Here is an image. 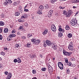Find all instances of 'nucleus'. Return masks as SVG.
<instances>
[{"mask_svg": "<svg viewBox=\"0 0 79 79\" xmlns=\"http://www.w3.org/2000/svg\"><path fill=\"white\" fill-rule=\"evenodd\" d=\"M48 68H49L48 69H49V68H50H50H51H51H52V67L51 66H48Z\"/></svg>", "mask_w": 79, "mask_h": 79, "instance_id": "obj_62", "label": "nucleus"}, {"mask_svg": "<svg viewBox=\"0 0 79 79\" xmlns=\"http://www.w3.org/2000/svg\"><path fill=\"white\" fill-rule=\"evenodd\" d=\"M78 13H79V12H77L76 13L75 16H76V15H77L78 14Z\"/></svg>", "mask_w": 79, "mask_h": 79, "instance_id": "obj_63", "label": "nucleus"}, {"mask_svg": "<svg viewBox=\"0 0 79 79\" xmlns=\"http://www.w3.org/2000/svg\"><path fill=\"white\" fill-rule=\"evenodd\" d=\"M32 79H37L36 77H35L33 78H32Z\"/></svg>", "mask_w": 79, "mask_h": 79, "instance_id": "obj_60", "label": "nucleus"}, {"mask_svg": "<svg viewBox=\"0 0 79 79\" xmlns=\"http://www.w3.org/2000/svg\"><path fill=\"white\" fill-rule=\"evenodd\" d=\"M73 9H76V8H77V6H73Z\"/></svg>", "mask_w": 79, "mask_h": 79, "instance_id": "obj_55", "label": "nucleus"}, {"mask_svg": "<svg viewBox=\"0 0 79 79\" xmlns=\"http://www.w3.org/2000/svg\"><path fill=\"white\" fill-rule=\"evenodd\" d=\"M68 64V66H71V65L72 64V63H71V62H69V64Z\"/></svg>", "mask_w": 79, "mask_h": 79, "instance_id": "obj_37", "label": "nucleus"}, {"mask_svg": "<svg viewBox=\"0 0 79 79\" xmlns=\"http://www.w3.org/2000/svg\"><path fill=\"white\" fill-rule=\"evenodd\" d=\"M59 8H60V9H63L64 8L62 7L61 6H60L59 7Z\"/></svg>", "mask_w": 79, "mask_h": 79, "instance_id": "obj_57", "label": "nucleus"}, {"mask_svg": "<svg viewBox=\"0 0 79 79\" xmlns=\"http://www.w3.org/2000/svg\"><path fill=\"white\" fill-rule=\"evenodd\" d=\"M19 29L21 31H23V27L22 26H20V27H19Z\"/></svg>", "mask_w": 79, "mask_h": 79, "instance_id": "obj_30", "label": "nucleus"}, {"mask_svg": "<svg viewBox=\"0 0 79 79\" xmlns=\"http://www.w3.org/2000/svg\"><path fill=\"white\" fill-rule=\"evenodd\" d=\"M27 36L28 38H29V37H31L30 34H28Z\"/></svg>", "mask_w": 79, "mask_h": 79, "instance_id": "obj_53", "label": "nucleus"}, {"mask_svg": "<svg viewBox=\"0 0 79 79\" xmlns=\"http://www.w3.org/2000/svg\"><path fill=\"white\" fill-rule=\"evenodd\" d=\"M47 43H46H46H44V47H47Z\"/></svg>", "mask_w": 79, "mask_h": 79, "instance_id": "obj_42", "label": "nucleus"}, {"mask_svg": "<svg viewBox=\"0 0 79 79\" xmlns=\"http://www.w3.org/2000/svg\"><path fill=\"white\" fill-rule=\"evenodd\" d=\"M22 10H23L22 9V8H19V11H20V12H21V13H22L23 12Z\"/></svg>", "mask_w": 79, "mask_h": 79, "instance_id": "obj_33", "label": "nucleus"}, {"mask_svg": "<svg viewBox=\"0 0 79 79\" xmlns=\"http://www.w3.org/2000/svg\"><path fill=\"white\" fill-rule=\"evenodd\" d=\"M63 52L64 55H65V56H70L71 54L72 53V52H68L64 49L63 50Z\"/></svg>", "mask_w": 79, "mask_h": 79, "instance_id": "obj_3", "label": "nucleus"}, {"mask_svg": "<svg viewBox=\"0 0 79 79\" xmlns=\"http://www.w3.org/2000/svg\"><path fill=\"white\" fill-rule=\"evenodd\" d=\"M15 32L16 31H15L13 30L12 31L11 33H15Z\"/></svg>", "mask_w": 79, "mask_h": 79, "instance_id": "obj_54", "label": "nucleus"}, {"mask_svg": "<svg viewBox=\"0 0 79 79\" xmlns=\"http://www.w3.org/2000/svg\"><path fill=\"white\" fill-rule=\"evenodd\" d=\"M27 47H28V48H30V47H31V45L30 44V43H28L27 44Z\"/></svg>", "mask_w": 79, "mask_h": 79, "instance_id": "obj_20", "label": "nucleus"}, {"mask_svg": "<svg viewBox=\"0 0 79 79\" xmlns=\"http://www.w3.org/2000/svg\"><path fill=\"white\" fill-rule=\"evenodd\" d=\"M56 1V0H51V3H54Z\"/></svg>", "mask_w": 79, "mask_h": 79, "instance_id": "obj_29", "label": "nucleus"}, {"mask_svg": "<svg viewBox=\"0 0 79 79\" xmlns=\"http://www.w3.org/2000/svg\"><path fill=\"white\" fill-rule=\"evenodd\" d=\"M42 10H38V13L39 15H41V14H42Z\"/></svg>", "mask_w": 79, "mask_h": 79, "instance_id": "obj_23", "label": "nucleus"}, {"mask_svg": "<svg viewBox=\"0 0 79 79\" xmlns=\"http://www.w3.org/2000/svg\"><path fill=\"white\" fill-rule=\"evenodd\" d=\"M2 39H3V37H2V35H0V40H2Z\"/></svg>", "mask_w": 79, "mask_h": 79, "instance_id": "obj_46", "label": "nucleus"}, {"mask_svg": "<svg viewBox=\"0 0 79 79\" xmlns=\"http://www.w3.org/2000/svg\"><path fill=\"white\" fill-rule=\"evenodd\" d=\"M18 21H19V22H20V23H21V22H22V20H21V19H19L18 20Z\"/></svg>", "mask_w": 79, "mask_h": 79, "instance_id": "obj_56", "label": "nucleus"}, {"mask_svg": "<svg viewBox=\"0 0 79 79\" xmlns=\"http://www.w3.org/2000/svg\"><path fill=\"white\" fill-rule=\"evenodd\" d=\"M43 34L44 35H45V34H46L44 32H43Z\"/></svg>", "mask_w": 79, "mask_h": 79, "instance_id": "obj_61", "label": "nucleus"}, {"mask_svg": "<svg viewBox=\"0 0 79 79\" xmlns=\"http://www.w3.org/2000/svg\"><path fill=\"white\" fill-rule=\"evenodd\" d=\"M51 29L53 32H56V27L55 25H52L51 26Z\"/></svg>", "mask_w": 79, "mask_h": 79, "instance_id": "obj_7", "label": "nucleus"}, {"mask_svg": "<svg viewBox=\"0 0 79 79\" xmlns=\"http://www.w3.org/2000/svg\"><path fill=\"white\" fill-rule=\"evenodd\" d=\"M23 39H26V36H23Z\"/></svg>", "mask_w": 79, "mask_h": 79, "instance_id": "obj_51", "label": "nucleus"}, {"mask_svg": "<svg viewBox=\"0 0 79 79\" xmlns=\"http://www.w3.org/2000/svg\"><path fill=\"white\" fill-rule=\"evenodd\" d=\"M77 23V21L75 19H72V20H71L70 22V24L72 26H75V25H76Z\"/></svg>", "mask_w": 79, "mask_h": 79, "instance_id": "obj_1", "label": "nucleus"}, {"mask_svg": "<svg viewBox=\"0 0 79 79\" xmlns=\"http://www.w3.org/2000/svg\"><path fill=\"white\" fill-rule=\"evenodd\" d=\"M1 53V55H3V56H5V52L3 51H2Z\"/></svg>", "mask_w": 79, "mask_h": 79, "instance_id": "obj_28", "label": "nucleus"}, {"mask_svg": "<svg viewBox=\"0 0 79 79\" xmlns=\"http://www.w3.org/2000/svg\"><path fill=\"white\" fill-rule=\"evenodd\" d=\"M44 8L47 11H48L49 10V6L47 4L46 6H44Z\"/></svg>", "mask_w": 79, "mask_h": 79, "instance_id": "obj_13", "label": "nucleus"}, {"mask_svg": "<svg viewBox=\"0 0 79 79\" xmlns=\"http://www.w3.org/2000/svg\"><path fill=\"white\" fill-rule=\"evenodd\" d=\"M20 13L19 12H15V16H19L20 15Z\"/></svg>", "mask_w": 79, "mask_h": 79, "instance_id": "obj_24", "label": "nucleus"}, {"mask_svg": "<svg viewBox=\"0 0 79 79\" xmlns=\"http://www.w3.org/2000/svg\"><path fill=\"white\" fill-rule=\"evenodd\" d=\"M2 32V28H0V33H1Z\"/></svg>", "mask_w": 79, "mask_h": 79, "instance_id": "obj_59", "label": "nucleus"}, {"mask_svg": "<svg viewBox=\"0 0 79 79\" xmlns=\"http://www.w3.org/2000/svg\"><path fill=\"white\" fill-rule=\"evenodd\" d=\"M24 11H25V12H27V11H29V10L26 9V8H24Z\"/></svg>", "mask_w": 79, "mask_h": 79, "instance_id": "obj_41", "label": "nucleus"}, {"mask_svg": "<svg viewBox=\"0 0 79 79\" xmlns=\"http://www.w3.org/2000/svg\"><path fill=\"white\" fill-rule=\"evenodd\" d=\"M5 25V23L2 21L0 22V26H4Z\"/></svg>", "mask_w": 79, "mask_h": 79, "instance_id": "obj_21", "label": "nucleus"}, {"mask_svg": "<svg viewBox=\"0 0 79 79\" xmlns=\"http://www.w3.org/2000/svg\"><path fill=\"white\" fill-rule=\"evenodd\" d=\"M72 2L73 3H79V0H73Z\"/></svg>", "mask_w": 79, "mask_h": 79, "instance_id": "obj_17", "label": "nucleus"}, {"mask_svg": "<svg viewBox=\"0 0 79 79\" xmlns=\"http://www.w3.org/2000/svg\"><path fill=\"white\" fill-rule=\"evenodd\" d=\"M12 77V74L11 73H9L8 74L7 78V79H10Z\"/></svg>", "mask_w": 79, "mask_h": 79, "instance_id": "obj_10", "label": "nucleus"}, {"mask_svg": "<svg viewBox=\"0 0 79 79\" xmlns=\"http://www.w3.org/2000/svg\"><path fill=\"white\" fill-rule=\"evenodd\" d=\"M22 18H24V19L26 18V15H22Z\"/></svg>", "mask_w": 79, "mask_h": 79, "instance_id": "obj_35", "label": "nucleus"}, {"mask_svg": "<svg viewBox=\"0 0 79 79\" xmlns=\"http://www.w3.org/2000/svg\"><path fill=\"white\" fill-rule=\"evenodd\" d=\"M69 44H70V45H72V46H73V42L72 41V42H70Z\"/></svg>", "mask_w": 79, "mask_h": 79, "instance_id": "obj_45", "label": "nucleus"}, {"mask_svg": "<svg viewBox=\"0 0 79 79\" xmlns=\"http://www.w3.org/2000/svg\"><path fill=\"white\" fill-rule=\"evenodd\" d=\"M17 62L18 63H20L21 62V59L19 58H18V59L17 60Z\"/></svg>", "mask_w": 79, "mask_h": 79, "instance_id": "obj_31", "label": "nucleus"}, {"mask_svg": "<svg viewBox=\"0 0 79 79\" xmlns=\"http://www.w3.org/2000/svg\"><path fill=\"white\" fill-rule=\"evenodd\" d=\"M14 63H16V62H18V60L16 59H15L14 60Z\"/></svg>", "mask_w": 79, "mask_h": 79, "instance_id": "obj_40", "label": "nucleus"}, {"mask_svg": "<svg viewBox=\"0 0 79 79\" xmlns=\"http://www.w3.org/2000/svg\"><path fill=\"white\" fill-rule=\"evenodd\" d=\"M46 43L48 45V46H50V45H52V44L51 42H50V41L49 40H46Z\"/></svg>", "mask_w": 79, "mask_h": 79, "instance_id": "obj_8", "label": "nucleus"}, {"mask_svg": "<svg viewBox=\"0 0 79 79\" xmlns=\"http://www.w3.org/2000/svg\"><path fill=\"white\" fill-rule=\"evenodd\" d=\"M68 37L69 38H71L72 37V34H69L68 35Z\"/></svg>", "mask_w": 79, "mask_h": 79, "instance_id": "obj_26", "label": "nucleus"}, {"mask_svg": "<svg viewBox=\"0 0 79 79\" xmlns=\"http://www.w3.org/2000/svg\"><path fill=\"white\" fill-rule=\"evenodd\" d=\"M32 73L33 74H35L36 73V71H35V70H32Z\"/></svg>", "mask_w": 79, "mask_h": 79, "instance_id": "obj_38", "label": "nucleus"}, {"mask_svg": "<svg viewBox=\"0 0 79 79\" xmlns=\"http://www.w3.org/2000/svg\"><path fill=\"white\" fill-rule=\"evenodd\" d=\"M52 48H53L54 50H56V46H55V45L54 44V43L52 44Z\"/></svg>", "mask_w": 79, "mask_h": 79, "instance_id": "obj_15", "label": "nucleus"}, {"mask_svg": "<svg viewBox=\"0 0 79 79\" xmlns=\"http://www.w3.org/2000/svg\"><path fill=\"white\" fill-rule=\"evenodd\" d=\"M71 61H75V58H74L73 57H72L71 59Z\"/></svg>", "mask_w": 79, "mask_h": 79, "instance_id": "obj_44", "label": "nucleus"}, {"mask_svg": "<svg viewBox=\"0 0 79 79\" xmlns=\"http://www.w3.org/2000/svg\"><path fill=\"white\" fill-rule=\"evenodd\" d=\"M8 32V28H6L4 29V33H6L7 32Z\"/></svg>", "mask_w": 79, "mask_h": 79, "instance_id": "obj_18", "label": "nucleus"}, {"mask_svg": "<svg viewBox=\"0 0 79 79\" xmlns=\"http://www.w3.org/2000/svg\"><path fill=\"white\" fill-rule=\"evenodd\" d=\"M59 31L60 32H64V29H62L61 28H59Z\"/></svg>", "mask_w": 79, "mask_h": 79, "instance_id": "obj_16", "label": "nucleus"}, {"mask_svg": "<svg viewBox=\"0 0 79 79\" xmlns=\"http://www.w3.org/2000/svg\"><path fill=\"white\" fill-rule=\"evenodd\" d=\"M8 3V1L6 0L5 1L4 3V4L5 6H6V5H7Z\"/></svg>", "mask_w": 79, "mask_h": 79, "instance_id": "obj_19", "label": "nucleus"}, {"mask_svg": "<svg viewBox=\"0 0 79 79\" xmlns=\"http://www.w3.org/2000/svg\"><path fill=\"white\" fill-rule=\"evenodd\" d=\"M63 14L64 15H66V11L65 10H64L63 12Z\"/></svg>", "mask_w": 79, "mask_h": 79, "instance_id": "obj_36", "label": "nucleus"}, {"mask_svg": "<svg viewBox=\"0 0 79 79\" xmlns=\"http://www.w3.org/2000/svg\"><path fill=\"white\" fill-rule=\"evenodd\" d=\"M11 40V36H10L9 35V36L7 38V40L8 41H10Z\"/></svg>", "mask_w": 79, "mask_h": 79, "instance_id": "obj_25", "label": "nucleus"}, {"mask_svg": "<svg viewBox=\"0 0 79 79\" xmlns=\"http://www.w3.org/2000/svg\"><path fill=\"white\" fill-rule=\"evenodd\" d=\"M4 50H7V48L6 47H4Z\"/></svg>", "mask_w": 79, "mask_h": 79, "instance_id": "obj_58", "label": "nucleus"}, {"mask_svg": "<svg viewBox=\"0 0 79 79\" xmlns=\"http://www.w3.org/2000/svg\"><path fill=\"white\" fill-rule=\"evenodd\" d=\"M24 24L25 26L27 27L28 26V23H24Z\"/></svg>", "mask_w": 79, "mask_h": 79, "instance_id": "obj_39", "label": "nucleus"}, {"mask_svg": "<svg viewBox=\"0 0 79 79\" xmlns=\"http://www.w3.org/2000/svg\"><path fill=\"white\" fill-rule=\"evenodd\" d=\"M69 69H67V73H69Z\"/></svg>", "mask_w": 79, "mask_h": 79, "instance_id": "obj_50", "label": "nucleus"}, {"mask_svg": "<svg viewBox=\"0 0 79 79\" xmlns=\"http://www.w3.org/2000/svg\"><path fill=\"white\" fill-rule=\"evenodd\" d=\"M48 31L47 30H46L45 31H44V32L45 33V34H46L47 33Z\"/></svg>", "mask_w": 79, "mask_h": 79, "instance_id": "obj_47", "label": "nucleus"}, {"mask_svg": "<svg viewBox=\"0 0 79 79\" xmlns=\"http://www.w3.org/2000/svg\"><path fill=\"white\" fill-rule=\"evenodd\" d=\"M8 2H9L8 3H12V1L11 0H8Z\"/></svg>", "mask_w": 79, "mask_h": 79, "instance_id": "obj_43", "label": "nucleus"}, {"mask_svg": "<svg viewBox=\"0 0 79 79\" xmlns=\"http://www.w3.org/2000/svg\"><path fill=\"white\" fill-rule=\"evenodd\" d=\"M53 10H49V12L48 13V18H50L52 16V14L53 13Z\"/></svg>", "mask_w": 79, "mask_h": 79, "instance_id": "obj_6", "label": "nucleus"}, {"mask_svg": "<svg viewBox=\"0 0 79 79\" xmlns=\"http://www.w3.org/2000/svg\"><path fill=\"white\" fill-rule=\"evenodd\" d=\"M8 73V72L7 71H6L5 72V74H6V75H7Z\"/></svg>", "mask_w": 79, "mask_h": 79, "instance_id": "obj_49", "label": "nucleus"}, {"mask_svg": "<svg viewBox=\"0 0 79 79\" xmlns=\"http://www.w3.org/2000/svg\"><path fill=\"white\" fill-rule=\"evenodd\" d=\"M58 36L59 37H61L63 36V33H61L60 31L59 32Z\"/></svg>", "mask_w": 79, "mask_h": 79, "instance_id": "obj_14", "label": "nucleus"}, {"mask_svg": "<svg viewBox=\"0 0 79 79\" xmlns=\"http://www.w3.org/2000/svg\"><path fill=\"white\" fill-rule=\"evenodd\" d=\"M34 56H35V55H32V56L30 55V57L31 58H34Z\"/></svg>", "mask_w": 79, "mask_h": 79, "instance_id": "obj_34", "label": "nucleus"}, {"mask_svg": "<svg viewBox=\"0 0 79 79\" xmlns=\"http://www.w3.org/2000/svg\"><path fill=\"white\" fill-rule=\"evenodd\" d=\"M19 3H20L19 1H17L14 2L13 4V6H14H14H16V5H19Z\"/></svg>", "mask_w": 79, "mask_h": 79, "instance_id": "obj_11", "label": "nucleus"}, {"mask_svg": "<svg viewBox=\"0 0 79 79\" xmlns=\"http://www.w3.org/2000/svg\"><path fill=\"white\" fill-rule=\"evenodd\" d=\"M57 78L58 79H60V77H58Z\"/></svg>", "mask_w": 79, "mask_h": 79, "instance_id": "obj_64", "label": "nucleus"}, {"mask_svg": "<svg viewBox=\"0 0 79 79\" xmlns=\"http://www.w3.org/2000/svg\"><path fill=\"white\" fill-rule=\"evenodd\" d=\"M38 10L42 11L44 10V6L43 5H41L38 8Z\"/></svg>", "mask_w": 79, "mask_h": 79, "instance_id": "obj_12", "label": "nucleus"}, {"mask_svg": "<svg viewBox=\"0 0 79 79\" xmlns=\"http://www.w3.org/2000/svg\"><path fill=\"white\" fill-rule=\"evenodd\" d=\"M31 42H33V44L34 45H38L40 42V40H35L34 39L31 40Z\"/></svg>", "mask_w": 79, "mask_h": 79, "instance_id": "obj_2", "label": "nucleus"}, {"mask_svg": "<svg viewBox=\"0 0 79 79\" xmlns=\"http://www.w3.org/2000/svg\"><path fill=\"white\" fill-rule=\"evenodd\" d=\"M15 47H19V44H16L15 45Z\"/></svg>", "mask_w": 79, "mask_h": 79, "instance_id": "obj_52", "label": "nucleus"}, {"mask_svg": "<svg viewBox=\"0 0 79 79\" xmlns=\"http://www.w3.org/2000/svg\"><path fill=\"white\" fill-rule=\"evenodd\" d=\"M73 13V12L71 10H69L68 11V12L66 13V15H65L66 17H69L71 16V15H72Z\"/></svg>", "mask_w": 79, "mask_h": 79, "instance_id": "obj_4", "label": "nucleus"}, {"mask_svg": "<svg viewBox=\"0 0 79 79\" xmlns=\"http://www.w3.org/2000/svg\"><path fill=\"white\" fill-rule=\"evenodd\" d=\"M46 69H47L45 68H43L41 69V70L43 71H45Z\"/></svg>", "mask_w": 79, "mask_h": 79, "instance_id": "obj_32", "label": "nucleus"}, {"mask_svg": "<svg viewBox=\"0 0 79 79\" xmlns=\"http://www.w3.org/2000/svg\"><path fill=\"white\" fill-rule=\"evenodd\" d=\"M58 67L60 69H63V64L61 62H59L58 63Z\"/></svg>", "mask_w": 79, "mask_h": 79, "instance_id": "obj_5", "label": "nucleus"}, {"mask_svg": "<svg viewBox=\"0 0 79 79\" xmlns=\"http://www.w3.org/2000/svg\"><path fill=\"white\" fill-rule=\"evenodd\" d=\"M10 36L11 37V38L15 37H16V35L15 34H10Z\"/></svg>", "mask_w": 79, "mask_h": 79, "instance_id": "obj_22", "label": "nucleus"}, {"mask_svg": "<svg viewBox=\"0 0 79 79\" xmlns=\"http://www.w3.org/2000/svg\"><path fill=\"white\" fill-rule=\"evenodd\" d=\"M68 48L70 50H71L72 51H73V50H74V48H73V46H72V45L70 44H69V45Z\"/></svg>", "mask_w": 79, "mask_h": 79, "instance_id": "obj_9", "label": "nucleus"}, {"mask_svg": "<svg viewBox=\"0 0 79 79\" xmlns=\"http://www.w3.org/2000/svg\"><path fill=\"white\" fill-rule=\"evenodd\" d=\"M65 62L66 63H68V60L67 59H66L65 60Z\"/></svg>", "mask_w": 79, "mask_h": 79, "instance_id": "obj_48", "label": "nucleus"}, {"mask_svg": "<svg viewBox=\"0 0 79 79\" xmlns=\"http://www.w3.org/2000/svg\"><path fill=\"white\" fill-rule=\"evenodd\" d=\"M65 29L66 30H69V29H70V27L69 26H66L65 27Z\"/></svg>", "mask_w": 79, "mask_h": 79, "instance_id": "obj_27", "label": "nucleus"}]
</instances>
